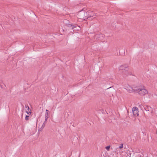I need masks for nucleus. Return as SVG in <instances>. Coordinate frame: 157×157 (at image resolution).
<instances>
[{"mask_svg": "<svg viewBox=\"0 0 157 157\" xmlns=\"http://www.w3.org/2000/svg\"><path fill=\"white\" fill-rule=\"evenodd\" d=\"M135 92H137L140 95L143 96L148 93L147 90L145 88H138L135 90Z\"/></svg>", "mask_w": 157, "mask_h": 157, "instance_id": "1", "label": "nucleus"}, {"mask_svg": "<svg viewBox=\"0 0 157 157\" xmlns=\"http://www.w3.org/2000/svg\"><path fill=\"white\" fill-rule=\"evenodd\" d=\"M110 146H107L105 147L106 149L108 151H109Z\"/></svg>", "mask_w": 157, "mask_h": 157, "instance_id": "6", "label": "nucleus"}, {"mask_svg": "<svg viewBox=\"0 0 157 157\" xmlns=\"http://www.w3.org/2000/svg\"><path fill=\"white\" fill-rule=\"evenodd\" d=\"M132 112L133 115L135 116H138L139 115L138 109L136 107H134L132 108Z\"/></svg>", "mask_w": 157, "mask_h": 157, "instance_id": "3", "label": "nucleus"}, {"mask_svg": "<svg viewBox=\"0 0 157 157\" xmlns=\"http://www.w3.org/2000/svg\"><path fill=\"white\" fill-rule=\"evenodd\" d=\"M46 113H49V111L47 109H46Z\"/></svg>", "mask_w": 157, "mask_h": 157, "instance_id": "9", "label": "nucleus"}, {"mask_svg": "<svg viewBox=\"0 0 157 157\" xmlns=\"http://www.w3.org/2000/svg\"><path fill=\"white\" fill-rule=\"evenodd\" d=\"M29 116H26L25 117V120H29Z\"/></svg>", "mask_w": 157, "mask_h": 157, "instance_id": "7", "label": "nucleus"}, {"mask_svg": "<svg viewBox=\"0 0 157 157\" xmlns=\"http://www.w3.org/2000/svg\"><path fill=\"white\" fill-rule=\"evenodd\" d=\"M73 27H72V28L73 29Z\"/></svg>", "mask_w": 157, "mask_h": 157, "instance_id": "10", "label": "nucleus"}, {"mask_svg": "<svg viewBox=\"0 0 157 157\" xmlns=\"http://www.w3.org/2000/svg\"><path fill=\"white\" fill-rule=\"evenodd\" d=\"M126 90L129 93H132L135 91V90H133L132 87L130 86H128L127 87Z\"/></svg>", "mask_w": 157, "mask_h": 157, "instance_id": "5", "label": "nucleus"}, {"mask_svg": "<svg viewBox=\"0 0 157 157\" xmlns=\"http://www.w3.org/2000/svg\"><path fill=\"white\" fill-rule=\"evenodd\" d=\"M120 148H122L123 147V144H120V146L119 147Z\"/></svg>", "mask_w": 157, "mask_h": 157, "instance_id": "8", "label": "nucleus"}, {"mask_svg": "<svg viewBox=\"0 0 157 157\" xmlns=\"http://www.w3.org/2000/svg\"><path fill=\"white\" fill-rule=\"evenodd\" d=\"M49 113H46L45 114V120L44 121V124H43L42 126V129H43V128H44V126H45V124H44V123H46L47 122V120L48 119V118H49Z\"/></svg>", "mask_w": 157, "mask_h": 157, "instance_id": "4", "label": "nucleus"}, {"mask_svg": "<svg viewBox=\"0 0 157 157\" xmlns=\"http://www.w3.org/2000/svg\"><path fill=\"white\" fill-rule=\"evenodd\" d=\"M85 18L87 19L88 18L93 17L95 15V13L93 12H88V13L86 12L85 13Z\"/></svg>", "mask_w": 157, "mask_h": 157, "instance_id": "2", "label": "nucleus"}]
</instances>
